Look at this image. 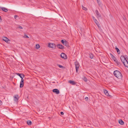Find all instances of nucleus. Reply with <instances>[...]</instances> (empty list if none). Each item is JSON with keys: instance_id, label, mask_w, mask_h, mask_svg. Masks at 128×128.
<instances>
[{"instance_id": "1", "label": "nucleus", "mask_w": 128, "mask_h": 128, "mask_svg": "<svg viewBox=\"0 0 128 128\" xmlns=\"http://www.w3.org/2000/svg\"><path fill=\"white\" fill-rule=\"evenodd\" d=\"M114 76L118 78L121 79L122 78V76L121 72L118 70H116L114 72Z\"/></svg>"}, {"instance_id": "2", "label": "nucleus", "mask_w": 128, "mask_h": 128, "mask_svg": "<svg viewBox=\"0 0 128 128\" xmlns=\"http://www.w3.org/2000/svg\"><path fill=\"white\" fill-rule=\"evenodd\" d=\"M74 64L75 66L76 72L77 73L78 72V70L80 66L79 64L77 62H74Z\"/></svg>"}, {"instance_id": "3", "label": "nucleus", "mask_w": 128, "mask_h": 128, "mask_svg": "<svg viewBox=\"0 0 128 128\" xmlns=\"http://www.w3.org/2000/svg\"><path fill=\"white\" fill-rule=\"evenodd\" d=\"M56 45L54 44H50L49 43L48 44V46L50 48H56Z\"/></svg>"}, {"instance_id": "4", "label": "nucleus", "mask_w": 128, "mask_h": 128, "mask_svg": "<svg viewBox=\"0 0 128 128\" xmlns=\"http://www.w3.org/2000/svg\"><path fill=\"white\" fill-rule=\"evenodd\" d=\"M60 56L62 58L67 59V57L66 55L64 53H62L61 55Z\"/></svg>"}, {"instance_id": "5", "label": "nucleus", "mask_w": 128, "mask_h": 128, "mask_svg": "<svg viewBox=\"0 0 128 128\" xmlns=\"http://www.w3.org/2000/svg\"><path fill=\"white\" fill-rule=\"evenodd\" d=\"M95 12L96 14V16L98 18H101V17L100 14L99 13L98 11L96 10L95 11Z\"/></svg>"}, {"instance_id": "6", "label": "nucleus", "mask_w": 128, "mask_h": 128, "mask_svg": "<svg viewBox=\"0 0 128 128\" xmlns=\"http://www.w3.org/2000/svg\"><path fill=\"white\" fill-rule=\"evenodd\" d=\"M120 59L122 62L123 63L124 62H125L126 60V59L124 56H122L120 57Z\"/></svg>"}, {"instance_id": "7", "label": "nucleus", "mask_w": 128, "mask_h": 128, "mask_svg": "<svg viewBox=\"0 0 128 128\" xmlns=\"http://www.w3.org/2000/svg\"><path fill=\"white\" fill-rule=\"evenodd\" d=\"M14 100L16 102H17L18 100V94L14 95Z\"/></svg>"}, {"instance_id": "8", "label": "nucleus", "mask_w": 128, "mask_h": 128, "mask_svg": "<svg viewBox=\"0 0 128 128\" xmlns=\"http://www.w3.org/2000/svg\"><path fill=\"white\" fill-rule=\"evenodd\" d=\"M52 91L53 92L57 94H58L60 93L59 90L57 89H54L52 90Z\"/></svg>"}, {"instance_id": "9", "label": "nucleus", "mask_w": 128, "mask_h": 128, "mask_svg": "<svg viewBox=\"0 0 128 128\" xmlns=\"http://www.w3.org/2000/svg\"><path fill=\"white\" fill-rule=\"evenodd\" d=\"M61 42L64 45L67 46L68 45V44H67V42H66L65 40H62L61 41Z\"/></svg>"}, {"instance_id": "10", "label": "nucleus", "mask_w": 128, "mask_h": 128, "mask_svg": "<svg viewBox=\"0 0 128 128\" xmlns=\"http://www.w3.org/2000/svg\"><path fill=\"white\" fill-rule=\"evenodd\" d=\"M57 46L58 48L60 49H63L64 48V46L63 45L60 44H58Z\"/></svg>"}, {"instance_id": "11", "label": "nucleus", "mask_w": 128, "mask_h": 128, "mask_svg": "<svg viewBox=\"0 0 128 128\" xmlns=\"http://www.w3.org/2000/svg\"><path fill=\"white\" fill-rule=\"evenodd\" d=\"M16 75L19 76L21 78H24V75L23 74H20L19 73H16Z\"/></svg>"}, {"instance_id": "12", "label": "nucleus", "mask_w": 128, "mask_h": 128, "mask_svg": "<svg viewBox=\"0 0 128 128\" xmlns=\"http://www.w3.org/2000/svg\"><path fill=\"white\" fill-rule=\"evenodd\" d=\"M123 63L126 67L128 68V62L127 60H126Z\"/></svg>"}, {"instance_id": "13", "label": "nucleus", "mask_w": 128, "mask_h": 128, "mask_svg": "<svg viewBox=\"0 0 128 128\" xmlns=\"http://www.w3.org/2000/svg\"><path fill=\"white\" fill-rule=\"evenodd\" d=\"M96 0L99 6L100 7H102V4L100 2V0Z\"/></svg>"}, {"instance_id": "14", "label": "nucleus", "mask_w": 128, "mask_h": 128, "mask_svg": "<svg viewBox=\"0 0 128 128\" xmlns=\"http://www.w3.org/2000/svg\"><path fill=\"white\" fill-rule=\"evenodd\" d=\"M104 94L106 95L109 96H110V95L109 94L107 90H106L105 89H104Z\"/></svg>"}, {"instance_id": "15", "label": "nucleus", "mask_w": 128, "mask_h": 128, "mask_svg": "<svg viewBox=\"0 0 128 128\" xmlns=\"http://www.w3.org/2000/svg\"><path fill=\"white\" fill-rule=\"evenodd\" d=\"M3 40L6 42H8V41H10V40L8 38L6 37H3Z\"/></svg>"}, {"instance_id": "16", "label": "nucleus", "mask_w": 128, "mask_h": 128, "mask_svg": "<svg viewBox=\"0 0 128 128\" xmlns=\"http://www.w3.org/2000/svg\"><path fill=\"white\" fill-rule=\"evenodd\" d=\"M68 82L70 84H72V85H75L76 84V82L72 80H69L68 81Z\"/></svg>"}, {"instance_id": "17", "label": "nucleus", "mask_w": 128, "mask_h": 128, "mask_svg": "<svg viewBox=\"0 0 128 128\" xmlns=\"http://www.w3.org/2000/svg\"><path fill=\"white\" fill-rule=\"evenodd\" d=\"M110 54L111 57L114 60V61L115 60H116V58L112 54L110 53Z\"/></svg>"}, {"instance_id": "18", "label": "nucleus", "mask_w": 128, "mask_h": 128, "mask_svg": "<svg viewBox=\"0 0 128 128\" xmlns=\"http://www.w3.org/2000/svg\"><path fill=\"white\" fill-rule=\"evenodd\" d=\"M114 61L119 66H120L121 65L120 62L119 61H118L117 59L115 60Z\"/></svg>"}, {"instance_id": "19", "label": "nucleus", "mask_w": 128, "mask_h": 128, "mask_svg": "<svg viewBox=\"0 0 128 128\" xmlns=\"http://www.w3.org/2000/svg\"><path fill=\"white\" fill-rule=\"evenodd\" d=\"M118 122L121 125H123L124 124V122L121 119L119 120Z\"/></svg>"}, {"instance_id": "20", "label": "nucleus", "mask_w": 128, "mask_h": 128, "mask_svg": "<svg viewBox=\"0 0 128 128\" xmlns=\"http://www.w3.org/2000/svg\"><path fill=\"white\" fill-rule=\"evenodd\" d=\"M2 10L4 12H7L8 11V10L7 8H5L2 7L1 8Z\"/></svg>"}, {"instance_id": "21", "label": "nucleus", "mask_w": 128, "mask_h": 128, "mask_svg": "<svg viewBox=\"0 0 128 128\" xmlns=\"http://www.w3.org/2000/svg\"><path fill=\"white\" fill-rule=\"evenodd\" d=\"M115 49L117 52L118 54H120V53L119 49L116 46L115 47Z\"/></svg>"}, {"instance_id": "22", "label": "nucleus", "mask_w": 128, "mask_h": 128, "mask_svg": "<svg viewBox=\"0 0 128 128\" xmlns=\"http://www.w3.org/2000/svg\"><path fill=\"white\" fill-rule=\"evenodd\" d=\"M82 79L85 82H87L88 81L87 78L84 76L82 78Z\"/></svg>"}, {"instance_id": "23", "label": "nucleus", "mask_w": 128, "mask_h": 128, "mask_svg": "<svg viewBox=\"0 0 128 128\" xmlns=\"http://www.w3.org/2000/svg\"><path fill=\"white\" fill-rule=\"evenodd\" d=\"M24 85V82H20V87L22 88L23 87Z\"/></svg>"}, {"instance_id": "24", "label": "nucleus", "mask_w": 128, "mask_h": 128, "mask_svg": "<svg viewBox=\"0 0 128 128\" xmlns=\"http://www.w3.org/2000/svg\"><path fill=\"white\" fill-rule=\"evenodd\" d=\"M27 124L29 125H30L32 124V122L30 120H28L27 122Z\"/></svg>"}, {"instance_id": "25", "label": "nucleus", "mask_w": 128, "mask_h": 128, "mask_svg": "<svg viewBox=\"0 0 128 128\" xmlns=\"http://www.w3.org/2000/svg\"><path fill=\"white\" fill-rule=\"evenodd\" d=\"M58 66L60 68H65L64 67L61 66V65H60V64H58Z\"/></svg>"}, {"instance_id": "26", "label": "nucleus", "mask_w": 128, "mask_h": 128, "mask_svg": "<svg viewBox=\"0 0 128 128\" xmlns=\"http://www.w3.org/2000/svg\"><path fill=\"white\" fill-rule=\"evenodd\" d=\"M94 56L93 54H90V57L91 59H92L93 58Z\"/></svg>"}, {"instance_id": "27", "label": "nucleus", "mask_w": 128, "mask_h": 128, "mask_svg": "<svg viewBox=\"0 0 128 128\" xmlns=\"http://www.w3.org/2000/svg\"><path fill=\"white\" fill-rule=\"evenodd\" d=\"M36 48L37 49H38L40 48V46L39 44H36Z\"/></svg>"}, {"instance_id": "28", "label": "nucleus", "mask_w": 128, "mask_h": 128, "mask_svg": "<svg viewBox=\"0 0 128 128\" xmlns=\"http://www.w3.org/2000/svg\"><path fill=\"white\" fill-rule=\"evenodd\" d=\"M82 9L84 10H87V8L86 7L83 6H82Z\"/></svg>"}, {"instance_id": "29", "label": "nucleus", "mask_w": 128, "mask_h": 128, "mask_svg": "<svg viewBox=\"0 0 128 128\" xmlns=\"http://www.w3.org/2000/svg\"><path fill=\"white\" fill-rule=\"evenodd\" d=\"M94 21L96 25H97L98 24H99L97 20L96 19L95 20H94Z\"/></svg>"}, {"instance_id": "30", "label": "nucleus", "mask_w": 128, "mask_h": 128, "mask_svg": "<svg viewBox=\"0 0 128 128\" xmlns=\"http://www.w3.org/2000/svg\"><path fill=\"white\" fill-rule=\"evenodd\" d=\"M88 97H86L85 98V100L86 101H87L88 100Z\"/></svg>"}, {"instance_id": "31", "label": "nucleus", "mask_w": 128, "mask_h": 128, "mask_svg": "<svg viewBox=\"0 0 128 128\" xmlns=\"http://www.w3.org/2000/svg\"><path fill=\"white\" fill-rule=\"evenodd\" d=\"M24 37L26 38H29V37L27 35H26V34H25L24 35Z\"/></svg>"}, {"instance_id": "32", "label": "nucleus", "mask_w": 128, "mask_h": 128, "mask_svg": "<svg viewBox=\"0 0 128 128\" xmlns=\"http://www.w3.org/2000/svg\"><path fill=\"white\" fill-rule=\"evenodd\" d=\"M24 78H22L21 79V81L20 82H24V80L23 79Z\"/></svg>"}, {"instance_id": "33", "label": "nucleus", "mask_w": 128, "mask_h": 128, "mask_svg": "<svg viewBox=\"0 0 128 128\" xmlns=\"http://www.w3.org/2000/svg\"><path fill=\"white\" fill-rule=\"evenodd\" d=\"M96 25L98 26V27L99 29H101V28H100V27L99 26V24H98Z\"/></svg>"}, {"instance_id": "34", "label": "nucleus", "mask_w": 128, "mask_h": 128, "mask_svg": "<svg viewBox=\"0 0 128 128\" xmlns=\"http://www.w3.org/2000/svg\"><path fill=\"white\" fill-rule=\"evenodd\" d=\"M18 28L21 29H23L22 27L21 26H19L18 27Z\"/></svg>"}, {"instance_id": "35", "label": "nucleus", "mask_w": 128, "mask_h": 128, "mask_svg": "<svg viewBox=\"0 0 128 128\" xmlns=\"http://www.w3.org/2000/svg\"><path fill=\"white\" fill-rule=\"evenodd\" d=\"M2 102L0 100V106L2 105Z\"/></svg>"}, {"instance_id": "36", "label": "nucleus", "mask_w": 128, "mask_h": 128, "mask_svg": "<svg viewBox=\"0 0 128 128\" xmlns=\"http://www.w3.org/2000/svg\"><path fill=\"white\" fill-rule=\"evenodd\" d=\"M60 114L62 115H63L64 114V113L63 112H60Z\"/></svg>"}, {"instance_id": "37", "label": "nucleus", "mask_w": 128, "mask_h": 128, "mask_svg": "<svg viewBox=\"0 0 128 128\" xmlns=\"http://www.w3.org/2000/svg\"><path fill=\"white\" fill-rule=\"evenodd\" d=\"M92 18H93V20H96V19H95V17L94 16H92Z\"/></svg>"}, {"instance_id": "38", "label": "nucleus", "mask_w": 128, "mask_h": 128, "mask_svg": "<svg viewBox=\"0 0 128 128\" xmlns=\"http://www.w3.org/2000/svg\"><path fill=\"white\" fill-rule=\"evenodd\" d=\"M18 16L16 15H15L14 16V18H16V17H17Z\"/></svg>"}, {"instance_id": "39", "label": "nucleus", "mask_w": 128, "mask_h": 128, "mask_svg": "<svg viewBox=\"0 0 128 128\" xmlns=\"http://www.w3.org/2000/svg\"><path fill=\"white\" fill-rule=\"evenodd\" d=\"M0 19H1V17L0 16Z\"/></svg>"}]
</instances>
